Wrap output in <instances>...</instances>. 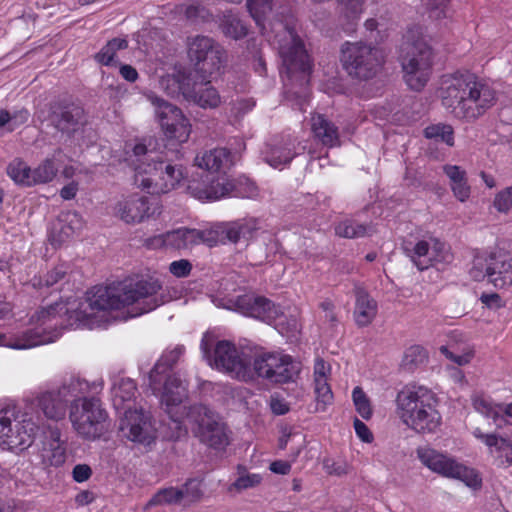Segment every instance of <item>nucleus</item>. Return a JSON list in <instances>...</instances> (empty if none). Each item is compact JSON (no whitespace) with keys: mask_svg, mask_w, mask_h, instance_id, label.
<instances>
[{"mask_svg":"<svg viewBox=\"0 0 512 512\" xmlns=\"http://www.w3.org/2000/svg\"><path fill=\"white\" fill-rule=\"evenodd\" d=\"M161 291V283L153 278L95 286L87 292L86 300L75 311V318L92 327L105 320L104 316L108 310L127 306H133L129 312L131 317L139 316L167 301Z\"/></svg>","mask_w":512,"mask_h":512,"instance_id":"nucleus-1","label":"nucleus"},{"mask_svg":"<svg viewBox=\"0 0 512 512\" xmlns=\"http://www.w3.org/2000/svg\"><path fill=\"white\" fill-rule=\"evenodd\" d=\"M439 95L442 105L454 117L472 122L484 115L497 101L495 89L469 71H457L441 77Z\"/></svg>","mask_w":512,"mask_h":512,"instance_id":"nucleus-2","label":"nucleus"},{"mask_svg":"<svg viewBox=\"0 0 512 512\" xmlns=\"http://www.w3.org/2000/svg\"><path fill=\"white\" fill-rule=\"evenodd\" d=\"M401 420L417 433H433L441 425L436 394L423 386L405 388L396 397Z\"/></svg>","mask_w":512,"mask_h":512,"instance_id":"nucleus-3","label":"nucleus"},{"mask_svg":"<svg viewBox=\"0 0 512 512\" xmlns=\"http://www.w3.org/2000/svg\"><path fill=\"white\" fill-rule=\"evenodd\" d=\"M212 78L194 77L186 68L163 75L160 88L173 98L182 97L203 109H215L221 104V96L211 83Z\"/></svg>","mask_w":512,"mask_h":512,"instance_id":"nucleus-4","label":"nucleus"},{"mask_svg":"<svg viewBox=\"0 0 512 512\" xmlns=\"http://www.w3.org/2000/svg\"><path fill=\"white\" fill-rule=\"evenodd\" d=\"M399 59L405 83L412 90H422L431 76L433 50L417 30L405 34Z\"/></svg>","mask_w":512,"mask_h":512,"instance_id":"nucleus-5","label":"nucleus"},{"mask_svg":"<svg viewBox=\"0 0 512 512\" xmlns=\"http://www.w3.org/2000/svg\"><path fill=\"white\" fill-rule=\"evenodd\" d=\"M340 62L349 77L367 81L381 71L385 56L381 48L371 43L347 41L341 46Z\"/></svg>","mask_w":512,"mask_h":512,"instance_id":"nucleus-6","label":"nucleus"},{"mask_svg":"<svg viewBox=\"0 0 512 512\" xmlns=\"http://www.w3.org/2000/svg\"><path fill=\"white\" fill-rule=\"evenodd\" d=\"M59 306L60 304L56 303L37 311L31 318L32 321L39 323L34 328L10 336L0 333V346L24 350L55 341L59 337L60 331L56 328L52 329L51 323L54 322V326L58 324L57 308Z\"/></svg>","mask_w":512,"mask_h":512,"instance_id":"nucleus-7","label":"nucleus"},{"mask_svg":"<svg viewBox=\"0 0 512 512\" xmlns=\"http://www.w3.org/2000/svg\"><path fill=\"white\" fill-rule=\"evenodd\" d=\"M187 58L190 68L186 69L192 72L194 77L213 78L224 66L226 53L213 38L196 35L187 38Z\"/></svg>","mask_w":512,"mask_h":512,"instance_id":"nucleus-8","label":"nucleus"},{"mask_svg":"<svg viewBox=\"0 0 512 512\" xmlns=\"http://www.w3.org/2000/svg\"><path fill=\"white\" fill-rule=\"evenodd\" d=\"M252 381L257 377L271 384H286L295 381L300 372L299 363L287 354L280 352H262L254 356Z\"/></svg>","mask_w":512,"mask_h":512,"instance_id":"nucleus-9","label":"nucleus"},{"mask_svg":"<svg viewBox=\"0 0 512 512\" xmlns=\"http://www.w3.org/2000/svg\"><path fill=\"white\" fill-rule=\"evenodd\" d=\"M201 348L212 367L237 380L252 381L250 361L243 352L237 349L234 343L227 340L218 341L210 354L208 342L203 339Z\"/></svg>","mask_w":512,"mask_h":512,"instance_id":"nucleus-10","label":"nucleus"},{"mask_svg":"<svg viewBox=\"0 0 512 512\" xmlns=\"http://www.w3.org/2000/svg\"><path fill=\"white\" fill-rule=\"evenodd\" d=\"M148 160L149 162L138 166L137 181L141 187L150 190L152 194L167 193L183 179L181 167L151 155H148Z\"/></svg>","mask_w":512,"mask_h":512,"instance_id":"nucleus-11","label":"nucleus"},{"mask_svg":"<svg viewBox=\"0 0 512 512\" xmlns=\"http://www.w3.org/2000/svg\"><path fill=\"white\" fill-rule=\"evenodd\" d=\"M188 420L196 427L195 435L201 443L210 448L225 447L230 444L229 433L219 415L208 406L198 403L189 407Z\"/></svg>","mask_w":512,"mask_h":512,"instance_id":"nucleus-12","label":"nucleus"},{"mask_svg":"<svg viewBox=\"0 0 512 512\" xmlns=\"http://www.w3.org/2000/svg\"><path fill=\"white\" fill-rule=\"evenodd\" d=\"M106 418V411L95 398L75 400L70 412L74 429L87 439H96L103 435L107 429Z\"/></svg>","mask_w":512,"mask_h":512,"instance_id":"nucleus-13","label":"nucleus"},{"mask_svg":"<svg viewBox=\"0 0 512 512\" xmlns=\"http://www.w3.org/2000/svg\"><path fill=\"white\" fill-rule=\"evenodd\" d=\"M417 452L422 463L432 471L448 478L458 479L474 491L482 488V477L474 468L462 465L437 450H417Z\"/></svg>","mask_w":512,"mask_h":512,"instance_id":"nucleus-14","label":"nucleus"},{"mask_svg":"<svg viewBox=\"0 0 512 512\" xmlns=\"http://www.w3.org/2000/svg\"><path fill=\"white\" fill-rule=\"evenodd\" d=\"M119 432L123 438L143 446H151L157 439L153 416L142 406L125 409L120 417Z\"/></svg>","mask_w":512,"mask_h":512,"instance_id":"nucleus-15","label":"nucleus"},{"mask_svg":"<svg viewBox=\"0 0 512 512\" xmlns=\"http://www.w3.org/2000/svg\"><path fill=\"white\" fill-rule=\"evenodd\" d=\"M146 97L154 106L155 115L165 136L179 143L186 142L191 132V125L182 110L153 92L146 94Z\"/></svg>","mask_w":512,"mask_h":512,"instance_id":"nucleus-16","label":"nucleus"},{"mask_svg":"<svg viewBox=\"0 0 512 512\" xmlns=\"http://www.w3.org/2000/svg\"><path fill=\"white\" fill-rule=\"evenodd\" d=\"M82 383L79 380H71L57 390L45 391L38 394L32 401L48 419L59 421L66 415L69 402L76 400L81 393Z\"/></svg>","mask_w":512,"mask_h":512,"instance_id":"nucleus-17","label":"nucleus"},{"mask_svg":"<svg viewBox=\"0 0 512 512\" xmlns=\"http://www.w3.org/2000/svg\"><path fill=\"white\" fill-rule=\"evenodd\" d=\"M186 397L187 388L185 382L176 374L168 375L163 385L160 402L165 412L170 416V428L175 430V432L168 436L172 441H177L187 435V429L173 412V409L179 407Z\"/></svg>","mask_w":512,"mask_h":512,"instance_id":"nucleus-18","label":"nucleus"},{"mask_svg":"<svg viewBox=\"0 0 512 512\" xmlns=\"http://www.w3.org/2000/svg\"><path fill=\"white\" fill-rule=\"evenodd\" d=\"M234 189V184L225 179H214L210 174L202 173L193 176L187 185L188 193L196 199L214 201L221 197L230 195Z\"/></svg>","mask_w":512,"mask_h":512,"instance_id":"nucleus-19","label":"nucleus"},{"mask_svg":"<svg viewBox=\"0 0 512 512\" xmlns=\"http://www.w3.org/2000/svg\"><path fill=\"white\" fill-rule=\"evenodd\" d=\"M116 213L127 224H134L144 221L156 214L161 213L160 206L155 198L133 195L118 202Z\"/></svg>","mask_w":512,"mask_h":512,"instance_id":"nucleus-20","label":"nucleus"},{"mask_svg":"<svg viewBox=\"0 0 512 512\" xmlns=\"http://www.w3.org/2000/svg\"><path fill=\"white\" fill-rule=\"evenodd\" d=\"M289 40L281 44L279 54L289 74L295 72L309 73L311 62L302 40L292 31H288Z\"/></svg>","mask_w":512,"mask_h":512,"instance_id":"nucleus-21","label":"nucleus"},{"mask_svg":"<svg viewBox=\"0 0 512 512\" xmlns=\"http://www.w3.org/2000/svg\"><path fill=\"white\" fill-rule=\"evenodd\" d=\"M168 248L175 250L189 249L201 243L213 246L218 238L213 230H198L182 227L166 232Z\"/></svg>","mask_w":512,"mask_h":512,"instance_id":"nucleus-22","label":"nucleus"},{"mask_svg":"<svg viewBox=\"0 0 512 512\" xmlns=\"http://www.w3.org/2000/svg\"><path fill=\"white\" fill-rule=\"evenodd\" d=\"M486 274L496 288H505L512 285V254L498 248L488 255Z\"/></svg>","mask_w":512,"mask_h":512,"instance_id":"nucleus-23","label":"nucleus"},{"mask_svg":"<svg viewBox=\"0 0 512 512\" xmlns=\"http://www.w3.org/2000/svg\"><path fill=\"white\" fill-rule=\"evenodd\" d=\"M237 306L244 314L266 322H272L283 314L279 305L262 296H240Z\"/></svg>","mask_w":512,"mask_h":512,"instance_id":"nucleus-24","label":"nucleus"},{"mask_svg":"<svg viewBox=\"0 0 512 512\" xmlns=\"http://www.w3.org/2000/svg\"><path fill=\"white\" fill-rule=\"evenodd\" d=\"M84 109L75 104L59 106L52 112V121L61 132L73 133L83 124Z\"/></svg>","mask_w":512,"mask_h":512,"instance_id":"nucleus-25","label":"nucleus"},{"mask_svg":"<svg viewBox=\"0 0 512 512\" xmlns=\"http://www.w3.org/2000/svg\"><path fill=\"white\" fill-rule=\"evenodd\" d=\"M19 417V411L15 405H8L0 410V446L6 445L7 448H16L24 446L29 448L33 442L26 444L25 440L16 441L18 436L13 434L12 421H16Z\"/></svg>","mask_w":512,"mask_h":512,"instance_id":"nucleus-26","label":"nucleus"},{"mask_svg":"<svg viewBox=\"0 0 512 512\" xmlns=\"http://www.w3.org/2000/svg\"><path fill=\"white\" fill-rule=\"evenodd\" d=\"M183 353L184 347L178 345L171 350H166L162 354L149 373V385L154 391L159 390L162 376L178 363Z\"/></svg>","mask_w":512,"mask_h":512,"instance_id":"nucleus-27","label":"nucleus"},{"mask_svg":"<svg viewBox=\"0 0 512 512\" xmlns=\"http://www.w3.org/2000/svg\"><path fill=\"white\" fill-rule=\"evenodd\" d=\"M311 130L323 145L328 147L340 145L338 128L323 114H314L311 117Z\"/></svg>","mask_w":512,"mask_h":512,"instance_id":"nucleus-28","label":"nucleus"},{"mask_svg":"<svg viewBox=\"0 0 512 512\" xmlns=\"http://www.w3.org/2000/svg\"><path fill=\"white\" fill-rule=\"evenodd\" d=\"M378 311L376 300L362 289L356 291L354 320L358 327H367L375 319Z\"/></svg>","mask_w":512,"mask_h":512,"instance_id":"nucleus-29","label":"nucleus"},{"mask_svg":"<svg viewBox=\"0 0 512 512\" xmlns=\"http://www.w3.org/2000/svg\"><path fill=\"white\" fill-rule=\"evenodd\" d=\"M443 172L449 178L453 195L461 202L466 201L471 193L466 171L460 166L446 164L443 166Z\"/></svg>","mask_w":512,"mask_h":512,"instance_id":"nucleus-30","label":"nucleus"},{"mask_svg":"<svg viewBox=\"0 0 512 512\" xmlns=\"http://www.w3.org/2000/svg\"><path fill=\"white\" fill-rule=\"evenodd\" d=\"M196 163L207 171L217 172L231 163V153L226 148H214L196 157Z\"/></svg>","mask_w":512,"mask_h":512,"instance_id":"nucleus-31","label":"nucleus"},{"mask_svg":"<svg viewBox=\"0 0 512 512\" xmlns=\"http://www.w3.org/2000/svg\"><path fill=\"white\" fill-rule=\"evenodd\" d=\"M137 386L134 380L130 378H121L116 382L112 388V401L113 406L117 410H124L130 407H126V403L130 404L136 396Z\"/></svg>","mask_w":512,"mask_h":512,"instance_id":"nucleus-32","label":"nucleus"},{"mask_svg":"<svg viewBox=\"0 0 512 512\" xmlns=\"http://www.w3.org/2000/svg\"><path fill=\"white\" fill-rule=\"evenodd\" d=\"M236 479L228 486V492L241 493L257 488L261 485L263 477L259 473H252L243 464L236 466Z\"/></svg>","mask_w":512,"mask_h":512,"instance_id":"nucleus-33","label":"nucleus"},{"mask_svg":"<svg viewBox=\"0 0 512 512\" xmlns=\"http://www.w3.org/2000/svg\"><path fill=\"white\" fill-rule=\"evenodd\" d=\"M219 28L223 34L232 39H242L248 34L247 25L232 11H226L220 18Z\"/></svg>","mask_w":512,"mask_h":512,"instance_id":"nucleus-34","label":"nucleus"},{"mask_svg":"<svg viewBox=\"0 0 512 512\" xmlns=\"http://www.w3.org/2000/svg\"><path fill=\"white\" fill-rule=\"evenodd\" d=\"M178 488L182 494L181 505L183 507H189L200 502L204 496L202 480L198 478H189Z\"/></svg>","mask_w":512,"mask_h":512,"instance_id":"nucleus-35","label":"nucleus"},{"mask_svg":"<svg viewBox=\"0 0 512 512\" xmlns=\"http://www.w3.org/2000/svg\"><path fill=\"white\" fill-rule=\"evenodd\" d=\"M57 171L54 160L45 159L35 169L31 170L28 186L51 182L57 175Z\"/></svg>","mask_w":512,"mask_h":512,"instance_id":"nucleus-36","label":"nucleus"},{"mask_svg":"<svg viewBox=\"0 0 512 512\" xmlns=\"http://www.w3.org/2000/svg\"><path fill=\"white\" fill-rule=\"evenodd\" d=\"M181 491L178 487H166L158 490L145 505V509L163 505H181Z\"/></svg>","mask_w":512,"mask_h":512,"instance_id":"nucleus-37","label":"nucleus"},{"mask_svg":"<svg viewBox=\"0 0 512 512\" xmlns=\"http://www.w3.org/2000/svg\"><path fill=\"white\" fill-rule=\"evenodd\" d=\"M424 13L433 21H441L452 16L451 0H422Z\"/></svg>","mask_w":512,"mask_h":512,"instance_id":"nucleus-38","label":"nucleus"},{"mask_svg":"<svg viewBox=\"0 0 512 512\" xmlns=\"http://www.w3.org/2000/svg\"><path fill=\"white\" fill-rule=\"evenodd\" d=\"M128 47V41L125 38H113L95 55V60L105 66L114 64V57L119 50Z\"/></svg>","mask_w":512,"mask_h":512,"instance_id":"nucleus-39","label":"nucleus"},{"mask_svg":"<svg viewBox=\"0 0 512 512\" xmlns=\"http://www.w3.org/2000/svg\"><path fill=\"white\" fill-rule=\"evenodd\" d=\"M472 404L476 411L483 414L484 416L491 418L495 425L500 426V420H503V416L500 414L499 406L501 404H492L483 395H473Z\"/></svg>","mask_w":512,"mask_h":512,"instance_id":"nucleus-40","label":"nucleus"},{"mask_svg":"<svg viewBox=\"0 0 512 512\" xmlns=\"http://www.w3.org/2000/svg\"><path fill=\"white\" fill-rule=\"evenodd\" d=\"M428 359L427 351L420 345H413L404 352L401 366L407 371H414Z\"/></svg>","mask_w":512,"mask_h":512,"instance_id":"nucleus-41","label":"nucleus"},{"mask_svg":"<svg viewBox=\"0 0 512 512\" xmlns=\"http://www.w3.org/2000/svg\"><path fill=\"white\" fill-rule=\"evenodd\" d=\"M424 136L433 139L436 142L446 143L448 146L454 145V130L448 124H433L424 129Z\"/></svg>","mask_w":512,"mask_h":512,"instance_id":"nucleus-42","label":"nucleus"},{"mask_svg":"<svg viewBox=\"0 0 512 512\" xmlns=\"http://www.w3.org/2000/svg\"><path fill=\"white\" fill-rule=\"evenodd\" d=\"M368 226L354 220L346 219L335 226V233L342 238H358L367 234Z\"/></svg>","mask_w":512,"mask_h":512,"instance_id":"nucleus-43","label":"nucleus"},{"mask_svg":"<svg viewBox=\"0 0 512 512\" xmlns=\"http://www.w3.org/2000/svg\"><path fill=\"white\" fill-rule=\"evenodd\" d=\"M413 263L421 271L432 266L431 245L427 241H419L411 255Z\"/></svg>","mask_w":512,"mask_h":512,"instance_id":"nucleus-44","label":"nucleus"},{"mask_svg":"<svg viewBox=\"0 0 512 512\" xmlns=\"http://www.w3.org/2000/svg\"><path fill=\"white\" fill-rule=\"evenodd\" d=\"M7 174L16 183L28 186L31 168L23 160L16 158L7 166Z\"/></svg>","mask_w":512,"mask_h":512,"instance_id":"nucleus-45","label":"nucleus"},{"mask_svg":"<svg viewBox=\"0 0 512 512\" xmlns=\"http://www.w3.org/2000/svg\"><path fill=\"white\" fill-rule=\"evenodd\" d=\"M352 399L357 413L364 420H369L372 417L373 410L370 399L361 387L357 386L353 389Z\"/></svg>","mask_w":512,"mask_h":512,"instance_id":"nucleus-46","label":"nucleus"},{"mask_svg":"<svg viewBox=\"0 0 512 512\" xmlns=\"http://www.w3.org/2000/svg\"><path fill=\"white\" fill-rule=\"evenodd\" d=\"M314 392L317 401V411H325L326 407L333 401V393L328 380H317L314 382Z\"/></svg>","mask_w":512,"mask_h":512,"instance_id":"nucleus-47","label":"nucleus"},{"mask_svg":"<svg viewBox=\"0 0 512 512\" xmlns=\"http://www.w3.org/2000/svg\"><path fill=\"white\" fill-rule=\"evenodd\" d=\"M293 157L294 154L286 147H271L265 152V161L275 168L289 163Z\"/></svg>","mask_w":512,"mask_h":512,"instance_id":"nucleus-48","label":"nucleus"},{"mask_svg":"<svg viewBox=\"0 0 512 512\" xmlns=\"http://www.w3.org/2000/svg\"><path fill=\"white\" fill-rule=\"evenodd\" d=\"M458 350L459 349L454 346L440 347L441 353L459 366L468 364L474 357V350L472 348L466 347L461 353H458Z\"/></svg>","mask_w":512,"mask_h":512,"instance_id":"nucleus-49","label":"nucleus"},{"mask_svg":"<svg viewBox=\"0 0 512 512\" xmlns=\"http://www.w3.org/2000/svg\"><path fill=\"white\" fill-rule=\"evenodd\" d=\"M247 7L256 23L260 24L263 17L271 12L272 0H247Z\"/></svg>","mask_w":512,"mask_h":512,"instance_id":"nucleus-50","label":"nucleus"},{"mask_svg":"<svg viewBox=\"0 0 512 512\" xmlns=\"http://www.w3.org/2000/svg\"><path fill=\"white\" fill-rule=\"evenodd\" d=\"M67 274V271L63 265L57 266L51 271H49L43 280L40 278L38 280H34L33 286L35 288H42L45 287H53L56 285L60 280H62Z\"/></svg>","mask_w":512,"mask_h":512,"instance_id":"nucleus-51","label":"nucleus"},{"mask_svg":"<svg viewBox=\"0 0 512 512\" xmlns=\"http://www.w3.org/2000/svg\"><path fill=\"white\" fill-rule=\"evenodd\" d=\"M250 228L241 222H233L225 228V236L231 243H237L241 238L247 237L250 234Z\"/></svg>","mask_w":512,"mask_h":512,"instance_id":"nucleus-52","label":"nucleus"},{"mask_svg":"<svg viewBox=\"0 0 512 512\" xmlns=\"http://www.w3.org/2000/svg\"><path fill=\"white\" fill-rule=\"evenodd\" d=\"M44 445L50 448H61L67 444L66 439L63 438L61 431L56 426H48L44 432Z\"/></svg>","mask_w":512,"mask_h":512,"instance_id":"nucleus-53","label":"nucleus"},{"mask_svg":"<svg viewBox=\"0 0 512 512\" xmlns=\"http://www.w3.org/2000/svg\"><path fill=\"white\" fill-rule=\"evenodd\" d=\"M494 207L498 212L507 213L512 207V189L511 186L505 188L496 194L494 201Z\"/></svg>","mask_w":512,"mask_h":512,"instance_id":"nucleus-54","label":"nucleus"},{"mask_svg":"<svg viewBox=\"0 0 512 512\" xmlns=\"http://www.w3.org/2000/svg\"><path fill=\"white\" fill-rule=\"evenodd\" d=\"M185 16L187 19L198 22H206L209 21L211 18V13L208 9H206L204 6L197 4V5H189L185 10Z\"/></svg>","mask_w":512,"mask_h":512,"instance_id":"nucleus-55","label":"nucleus"},{"mask_svg":"<svg viewBox=\"0 0 512 512\" xmlns=\"http://www.w3.org/2000/svg\"><path fill=\"white\" fill-rule=\"evenodd\" d=\"M488 263V256H476L473 260V265L470 269V275L474 280H481L487 276L486 265Z\"/></svg>","mask_w":512,"mask_h":512,"instance_id":"nucleus-56","label":"nucleus"},{"mask_svg":"<svg viewBox=\"0 0 512 512\" xmlns=\"http://www.w3.org/2000/svg\"><path fill=\"white\" fill-rule=\"evenodd\" d=\"M59 224V233L57 234L56 228H54L50 235L52 245H60L73 234V228L70 224H62V220H59Z\"/></svg>","mask_w":512,"mask_h":512,"instance_id":"nucleus-57","label":"nucleus"},{"mask_svg":"<svg viewBox=\"0 0 512 512\" xmlns=\"http://www.w3.org/2000/svg\"><path fill=\"white\" fill-rule=\"evenodd\" d=\"M191 270L192 264L186 259L173 261L169 266L170 273L178 278L187 277Z\"/></svg>","mask_w":512,"mask_h":512,"instance_id":"nucleus-58","label":"nucleus"},{"mask_svg":"<svg viewBox=\"0 0 512 512\" xmlns=\"http://www.w3.org/2000/svg\"><path fill=\"white\" fill-rule=\"evenodd\" d=\"M269 406L275 415H284L290 410L289 404L277 394L271 395Z\"/></svg>","mask_w":512,"mask_h":512,"instance_id":"nucleus-59","label":"nucleus"},{"mask_svg":"<svg viewBox=\"0 0 512 512\" xmlns=\"http://www.w3.org/2000/svg\"><path fill=\"white\" fill-rule=\"evenodd\" d=\"M323 467L329 474L342 475L347 473L348 465L342 461H335L333 459H325L323 461Z\"/></svg>","mask_w":512,"mask_h":512,"instance_id":"nucleus-60","label":"nucleus"},{"mask_svg":"<svg viewBox=\"0 0 512 512\" xmlns=\"http://www.w3.org/2000/svg\"><path fill=\"white\" fill-rule=\"evenodd\" d=\"M494 463L498 467H508L512 465V450H491Z\"/></svg>","mask_w":512,"mask_h":512,"instance_id":"nucleus-61","label":"nucleus"},{"mask_svg":"<svg viewBox=\"0 0 512 512\" xmlns=\"http://www.w3.org/2000/svg\"><path fill=\"white\" fill-rule=\"evenodd\" d=\"M447 250L445 247V244L434 240L433 246H431V256H432V265H434L435 262H442L447 259Z\"/></svg>","mask_w":512,"mask_h":512,"instance_id":"nucleus-62","label":"nucleus"},{"mask_svg":"<svg viewBox=\"0 0 512 512\" xmlns=\"http://www.w3.org/2000/svg\"><path fill=\"white\" fill-rule=\"evenodd\" d=\"M354 428L356 431L357 436L364 441L365 443H371L373 440V435L367 425L359 420L358 418H355L354 420Z\"/></svg>","mask_w":512,"mask_h":512,"instance_id":"nucleus-63","label":"nucleus"},{"mask_svg":"<svg viewBox=\"0 0 512 512\" xmlns=\"http://www.w3.org/2000/svg\"><path fill=\"white\" fill-rule=\"evenodd\" d=\"M91 474H92L91 468L85 464L76 465L72 471L73 479L78 483L87 481L91 477Z\"/></svg>","mask_w":512,"mask_h":512,"instance_id":"nucleus-64","label":"nucleus"}]
</instances>
